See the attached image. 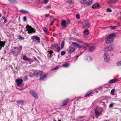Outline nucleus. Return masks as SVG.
<instances>
[{"mask_svg": "<svg viewBox=\"0 0 121 121\" xmlns=\"http://www.w3.org/2000/svg\"><path fill=\"white\" fill-rule=\"evenodd\" d=\"M30 92L31 95L35 98L37 99L38 98V96L35 91L31 90L30 91Z\"/></svg>", "mask_w": 121, "mask_h": 121, "instance_id": "1a4fd4ad", "label": "nucleus"}, {"mask_svg": "<svg viewBox=\"0 0 121 121\" xmlns=\"http://www.w3.org/2000/svg\"><path fill=\"white\" fill-rule=\"evenodd\" d=\"M19 11L20 12L24 13H29V12L28 11L23 9L20 10Z\"/></svg>", "mask_w": 121, "mask_h": 121, "instance_id": "bb28decb", "label": "nucleus"}, {"mask_svg": "<svg viewBox=\"0 0 121 121\" xmlns=\"http://www.w3.org/2000/svg\"><path fill=\"white\" fill-rule=\"evenodd\" d=\"M93 91H92V90H91L90 91L86 93V95L85 96V97H86L90 95L92 93Z\"/></svg>", "mask_w": 121, "mask_h": 121, "instance_id": "412c9836", "label": "nucleus"}, {"mask_svg": "<svg viewBox=\"0 0 121 121\" xmlns=\"http://www.w3.org/2000/svg\"><path fill=\"white\" fill-rule=\"evenodd\" d=\"M42 73V72L41 71H36L34 72V74L37 77L41 74Z\"/></svg>", "mask_w": 121, "mask_h": 121, "instance_id": "ddd939ff", "label": "nucleus"}, {"mask_svg": "<svg viewBox=\"0 0 121 121\" xmlns=\"http://www.w3.org/2000/svg\"><path fill=\"white\" fill-rule=\"evenodd\" d=\"M101 113L99 112L98 110H95V113L96 117L99 116Z\"/></svg>", "mask_w": 121, "mask_h": 121, "instance_id": "f3484780", "label": "nucleus"}, {"mask_svg": "<svg viewBox=\"0 0 121 121\" xmlns=\"http://www.w3.org/2000/svg\"><path fill=\"white\" fill-rule=\"evenodd\" d=\"M48 2V0H44V3L45 4H46Z\"/></svg>", "mask_w": 121, "mask_h": 121, "instance_id": "8fccbe9b", "label": "nucleus"}, {"mask_svg": "<svg viewBox=\"0 0 121 121\" xmlns=\"http://www.w3.org/2000/svg\"><path fill=\"white\" fill-rule=\"evenodd\" d=\"M59 46L58 43H56L55 44H53L51 46V49L55 50L56 48Z\"/></svg>", "mask_w": 121, "mask_h": 121, "instance_id": "dca6fc26", "label": "nucleus"}, {"mask_svg": "<svg viewBox=\"0 0 121 121\" xmlns=\"http://www.w3.org/2000/svg\"><path fill=\"white\" fill-rule=\"evenodd\" d=\"M53 17V16H50V18H52Z\"/></svg>", "mask_w": 121, "mask_h": 121, "instance_id": "052dcab7", "label": "nucleus"}, {"mask_svg": "<svg viewBox=\"0 0 121 121\" xmlns=\"http://www.w3.org/2000/svg\"><path fill=\"white\" fill-rule=\"evenodd\" d=\"M58 66L54 67L52 69V70H56L58 69Z\"/></svg>", "mask_w": 121, "mask_h": 121, "instance_id": "f704fd0d", "label": "nucleus"}, {"mask_svg": "<svg viewBox=\"0 0 121 121\" xmlns=\"http://www.w3.org/2000/svg\"><path fill=\"white\" fill-rule=\"evenodd\" d=\"M23 59L24 60L27 61L29 62L30 64H31V62H33V60L30 58L27 57L26 55H24L23 56Z\"/></svg>", "mask_w": 121, "mask_h": 121, "instance_id": "0eeeda50", "label": "nucleus"}, {"mask_svg": "<svg viewBox=\"0 0 121 121\" xmlns=\"http://www.w3.org/2000/svg\"><path fill=\"white\" fill-rule=\"evenodd\" d=\"M1 17V14L0 13V17Z\"/></svg>", "mask_w": 121, "mask_h": 121, "instance_id": "e2e57ef3", "label": "nucleus"}, {"mask_svg": "<svg viewBox=\"0 0 121 121\" xmlns=\"http://www.w3.org/2000/svg\"><path fill=\"white\" fill-rule=\"evenodd\" d=\"M69 64L68 63H67L66 64H64L62 65V66L63 67H67L69 65Z\"/></svg>", "mask_w": 121, "mask_h": 121, "instance_id": "c85d7f7f", "label": "nucleus"}, {"mask_svg": "<svg viewBox=\"0 0 121 121\" xmlns=\"http://www.w3.org/2000/svg\"><path fill=\"white\" fill-rule=\"evenodd\" d=\"M87 58L88 59H90L91 61H92V57L90 56L88 57H87Z\"/></svg>", "mask_w": 121, "mask_h": 121, "instance_id": "a18cd8bd", "label": "nucleus"}, {"mask_svg": "<svg viewBox=\"0 0 121 121\" xmlns=\"http://www.w3.org/2000/svg\"><path fill=\"white\" fill-rule=\"evenodd\" d=\"M114 49V47L111 45H110L106 47L104 50L105 52L109 51H111L113 50Z\"/></svg>", "mask_w": 121, "mask_h": 121, "instance_id": "20e7f679", "label": "nucleus"}, {"mask_svg": "<svg viewBox=\"0 0 121 121\" xmlns=\"http://www.w3.org/2000/svg\"><path fill=\"white\" fill-rule=\"evenodd\" d=\"M115 38V34L114 33H112L109 36L106 37L105 40V43H111L114 41V39Z\"/></svg>", "mask_w": 121, "mask_h": 121, "instance_id": "f257e3e1", "label": "nucleus"}, {"mask_svg": "<svg viewBox=\"0 0 121 121\" xmlns=\"http://www.w3.org/2000/svg\"><path fill=\"white\" fill-rule=\"evenodd\" d=\"M75 49V48L74 46H72L71 47L69 51V53L70 54H71L72 52H74Z\"/></svg>", "mask_w": 121, "mask_h": 121, "instance_id": "f8f14e48", "label": "nucleus"}, {"mask_svg": "<svg viewBox=\"0 0 121 121\" xmlns=\"http://www.w3.org/2000/svg\"><path fill=\"white\" fill-rule=\"evenodd\" d=\"M5 44V42H2L0 41V50L1 49L2 47H4Z\"/></svg>", "mask_w": 121, "mask_h": 121, "instance_id": "6ab92c4d", "label": "nucleus"}, {"mask_svg": "<svg viewBox=\"0 0 121 121\" xmlns=\"http://www.w3.org/2000/svg\"><path fill=\"white\" fill-rule=\"evenodd\" d=\"M108 27H110L111 29L113 30L115 29L116 28V26H111Z\"/></svg>", "mask_w": 121, "mask_h": 121, "instance_id": "72a5a7b5", "label": "nucleus"}, {"mask_svg": "<svg viewBox=\"0 0 121 121\" xmlns=\"http://www.w3.org/2000/svg\"><path fill=\"white\" fill-rule=\"evenodd\" d=\"M56 49H57V52H58L60 51V47H57Z\"/></svg>", "mask_w": 121, "mask_h": 121, "instance_id": "49530a36", "label": "nucleus"}, {"mask_svg": "<svg viewBox=\"0 0 121 121\" xmlns=\"http://www.w3.org/2000/svg\"><path fill=\"white\" fill-rule=\"evenodd\" d=\"M53 51L52 50L49 51H48V57L49 58L51 56L52 54L53 53Z\"/></svg>", "mask_w": 121, "mask_h": 121, "instance_id": "b1692460", "label": "nucleus"}, {"mask_svg": "<svg viewBox=\"0 0 121 121\" xmlns=\"http://www.w3.org/2000/svg\"><path fill=\"white\" fill-rule=\"evenodd\" d=\"M23 20L25 21H26L27 20V17L26 16H24L23 18Z\"/></svg>", "mask_w": 121, "mask_h": 121, "instance_id": "c03bdc74", "label": "nucleus"}, {"mask_svg": "<svg viewBox=\"0 0 121 121\" xmlns=\"http://www.w3.org/2000/svg\"><path fill=\"white\" fill-rule=\"evenodd\" d=\"M79 57V56H76V59L77 60Z\"/></svg>", "mask_w": 121, "mask_h": 121, "instance_id": "6e6d98bb", "label": "nucleus"}, {"mask_svg": "<svg viewBox=\"0 0 121 121\" xmlns=\"http://www.w3.org/2000/svg\"><path fill=\"white\" fill-rule=\"evenodd\" d=\"M17 104H20L21 105H23V102L22 100H20L17 101Z\"/></svg>", "mask_w": 121, "mask_h": 121, "instance_id": "cd10ccee", "label": "nucleus"}, {"mask_svg": "<svg viewBox=\"0 0 121 121\" xmlns=\"http://www.w3.org/2000/svg\"><path fill=\"white\" fill-rule=\"evenodd\" d=\"M65 43V41H63L61 45V49H62L63 48Z\"/></svg>", "mask_w": 121, "mask_h": 121, "instance_id": "7c9ffc66", "label": "nucleus"}, {"mask_svg": "<svg viewBox=\"0 0 121 121\" xmlns=\"http://www.w3.org/2000/svg\"><path fill=\"white\" fill-rule=\"evenodd\" d=\"M58 120L59 121H61V120L60 119H59Z\"/></svg>", "mask_w": 121, "mask_h": 121, "instance_id": "0e129e2a", "label": "nucleus"}, {"mask_svg": "<svg viewBox=\"0 0 121 121\" xmlns=\"http://www.w3.org/2000/svg\"><path fill=\"white\" fill-rule=\"evenodd\" d=\"M22 48V46H21L20 47H19V48L17 47H14V51H12V52L13 53H16L17 54H19L20 52V51Z\"/></svg>", "mask_w": 121, "mask_h": 121, "instance_id": "7ed1b4c3", "label": "nucleus"}, {"mask_svg": "<svg viewBox=\"0 0 121 121\" xmlns=\"http://www.w3.org/2000/svg\"><path fill=\"white\" fill-rule=\"evenodd\" d=\"M93 0H88V1L86 2L85 4L86 5H88L92 4L93 3Z\"/></svg>", "mask_w": 121, "mask_h": 121, "instance_id": "4be33fe9", "label": "nucleus"}, {"mask_svg": "<svg viewBox=\"0 0 121 121\" xmlns=\"http://www.w3.org/2000/svg\"><path fill=\"white\" fill-rule=\"evenodd\" d=\"M83 33L85 35H87L89 34V32L87 30H85L83 32Z\"/></svg>", "mask_w": 121, "mask_h": 121, "instance_id": "c756f323", "label": "nucleus"}, {"mask_svg": "<svg viewBox=\"0 0 121 121\" xmlns=\"http://www.w3.org/2000/svg\"><path fill=\"white\" fill-rule=\"evenodd\" d=\"M54 20L53 21H52L51 22V23H50V25L51 26H52L53 25V23H54Z\"/></svg>", "mask_w": 121, "mask_h": 121, "instance_id": "09e8293b", "label": "nucleus"}, {"mask_svg": "<svg viewBox=\"0 0 121 121\" xmlns=\"http://www.w3.org/2000/svg\"><path fill=\"white\" fill-rule=\"evenodd\" d=\"M72 44L73 45L74 47H77L79 48H81L82 47V45H79L77 43L74 42H72Z\"/></svg>", "mask_w": 121, "mask_h": 121, "instance_id": "9b49d317", "label": "nucleus"}, {"mask_svg": "<svg viewBox=\"0 0 121 121\" xmlns=\"http://www.w3.org/2000/svg\"><path fill=\"white\" fill-rule=\"evenodd\" d=\"M26 31L28 30V33H35V30L34 29L32 28L31 26H30L29 25L27 26L26 27Z\"/></svg>", "mask_w": 121, "mask_h": 121, "instance_id": "f03ea898", "label": "nucleus"}, {"mask_svg": "<svg viewBox=\"0 0 121 121\" xmlns=\"http://www.w3.org/2000/svg\"><path fill=\"white\" fill-rule=\"evenodd\" d=\"M46 8L47 9L50 8H51V6L50 5H48L46 6Z\"/></svg>", "mask_w": 121, "mask_h": 121, "instance_id": "5fc2aeb1", "label": "nucleus"}, {"mask_svg": "<svg viewBox=\"0 0 121 121\" xmlns=\"http://www.w3.org/2000/svg\"><path fill=\"white\" fill-rule=\"evenodd\" d=\"M99 4L98 3L94 4L92 6V8L95 9L98 8L99 7Z\"/></svg>", "mask_w": 121, "mask_h": 121, "instance_id": "a211bd4d", "label": "nucleus"}, {"mask_svg": "<svg viewBox=\"0 0 121 121\" xmlns=\"http://www.w3.org/2000/svg\"><path fill=\"white\" fill-rule=\"evenodd\" d=\"M34 57L35 60H37V59L35 57Z\"/></svg>", "mask_w": 121, "mask_h": 121, "instance_id": "13d9d810", "label": "nucleus"}, {"mask_svg": "<svg viewBox=\"0 0 121 121\" xmlns=\"http://www.w3.org/2000/svg\"><path fill=\"white\" fill-rule=\"evenodd\" d=\"M76 17L77 19H79L80 18V16L78 14H76Z\"/></svg>", "mask_w": 121, "mask_h": 121, "instance_id": "58836bf2", "label": "nucleus"}, {"mask_svg": "<svg viewBox=\"0 0 121 121\" xmlns=\"http://www.w3.org/2000/svg\"><path fill=\"white\" fill-rule=\"evenodd\" d=\"M103 28H107V27H103Z\"/></svg>", "mask_w": 121, "mask_h": 121, "instance_id": "69168bd1", "label": "nucleus"}, {"mask_svg": "<svg viewBox=\"0 0 121 121\" xmlns=\"http://www.w3.org/2000/svg\"><path fill=\"white\" fill-rule=\"evenodd\" d=\"M120 13H121V12H120Z\"/></svg>", "mask_w": 121, "mask_h": 121, "instance_id": "774afa93", "label": "nucleus"}, {"mask_svg": "<svg viewBox=\"0 0 121 121\" xmlns=\"http://www.w3.org/2000/svg\"><path fill=\"white\" fill-rule=\"evenodd\" d=\"M22 89H19V90H21Z\"/></svg>", "mask_w": 121, "mask_h": 121, "instance_id": "680f3d73", "label": "nucleus"}, {"mask_svg": "<svg viewBox=\"0 0 121 121\" xmlns=\"http://www.w3.org/2000/svg\"><path fill=\"white\" fill-rule=\"evenodd\" d=\"M66 53V52L65 51H63L61 52V55L62 56L64 55Z\"/></svg>", "mask_w": 121, "mask_h": 121, "instance_id": "e433bc0d", "label": "nucleus"}, {"mask_svg": "<svg viewBox=\"0 0 121 121\" xmlns=\"http://www.w3.org/2000/svg\"><path fill=\"white\" fill-rule=\"evenodd\" d=\"M2 17L3 18V19H4V20H5V19H5V17H4L3 16V17Z\"/></svg>", "mask_w": 121, "mask_h": 121, "instance_id": "4d7b16f0", "label": "nucleus"}, {"mask_svg": "<svg viewBox=\"0 0 121 121\" xmlns=\"http://www.w3.org/2000/svg\"><path fill=\"white\" fill-rule=\"evenodd\" d=\"M104 57L105 61L106 62H109L110 60V57L108 54L105 53L104 55Z\"/></svg>", "mask_w": 121, "mask_h": 121, "instance_id": "39448f33", "label": "nucleus"}, {"mask_svg": "<svg viewBox=\"0 0 121 121\" xmlns=\"http://www.w3.org/2000/svg\"><path fill=\"white\" fill-rule=\"evenodd\" d=\"M116 65L118 66H121V61L117 62L116 63Z\"/></svg>", "mask_w": 121, "mask_h": 121, "instance_id": "473e14b6", "label": "nucleus"}, {"mask_svg": "<svg viewBox=\"0 0 121 121\" xmlns=\"http://www.w3.org/2000/svg\"><path fill=\"white\" fill-rule=\"evenodd\" d=\"M113 106V104H110L109 107H112Z\"/></svg>", "mask_w": 121, "mask_h": 121, "instance_id": "864d4df0", "label": "nucleus"}, {"mask_svg": "<svg viewBox=\"0 0 121 121\" xmlns=\"http://www.w3.org/2000/svg\"><path fill=\"white\" fill-rule=\"evenodd\" d=\"M83 26L85 29H87L89 27L90 25L88 22L86 20L84 21L83 22Z\"/></svg>", "mask_w": 121, "mask_h": 121, "instance_id": "423d86ee", "label": "nucleus"}, {"mask_svg": "<svg viewBox=\"0 0 121 121\" xmlns=\"http://www.w3.org/2000/svg\"><path fill=\"white\" fill-rule=\"evenodd\" d=\"M10 4H15L17 3L16 0H7Z\"/></svg>", "mask_w": 121, "mask_h": 121, "instance_id": "aec40b11", "label": "nucleus"}, {"mask_svg": "<svg viewBox=\"0 0 121 121\" xmlns=\"http://www.w3.org/2000/svg\"><path fill=\"white\" fill-rule=\"evenodd\" d=\"M61 24L63 28H66L67 27L66 22L65 20H62L61 22Z\"/></svg>", "mask_w": 121, "mask_h": 121, "instance_id": "6e6552de", "label": "nucleus"}, {"mask_svg": "<svg viewBox=\"0 0 121 121\" xmlns=\"http://www.w3.org/2000/svg\"><path fill=\"white\" fill-rule=\"evenodd\" d=\"M43 30L45 31V32L46 33L48 31V30L47 28L45 27H44L43 28Z\"/></svg>", "mask_w": 121, "mask_h": 121, "instance_id": "4c0bfd02", "label": "nucleus"}, {"mask_svg": "<svg viewBox=\"0 0 121 121\" xmlns=\"http://www.w3.org/2000/svg\"><path fill=\"white\" fill-rule=\"evenodd\" d=\"M95 49V48L93 46H92L90 47L89 50L90 51L92 52L94 51Z\"/></svg>", "mask_w": 121, "mask_h": 121, "instance_id": "393cba45", "label": "nucleus"}, {"mask_svg": "<svg viewBox=\"0 0 121 121\" xmlns=\"http://www.w3.org/2000/svg\"><path fill=\"white\" fill-rule=\"evenodd\" d=\"M4 20V22H3V24L5 23L7 21V19H5V20Z\"/></svg>", "mask_w": 121, "mask_h": 121, "instance_id": "603ef678", "label": "nucleus"}, {"mask_svg": "<svg viewBox=\"0 0 121 121\" xmlns=\"http://www.w3.org/2000/svg\"><path fill=\"white\" fill-rule=\"evenodd\" d=\"M70 21L69 20V21H68L66 22V24L67 25V24H70Z\"/></svg>", "mask_w": 121, "mask_h": 121, "instance_id": "3c124183", "label": "nucleus"}, {"mask_svg": "<svg viewBox=\"0 0 121 121\" xmlns=\"http://www.w3.org/2000/svg\"><path fill=\"white\" fill-rule=\"evenodd\" d=\"M19 39H20L22 40L24 39V38H23L21 35H19Z\"/></svg>", "mask_w": 121, "mask_h": 121, "instance_id": "a19ab883", "label": "nucleus"}, {"mask_svg": "<svg viewBox=\"0 0 121 121\" xmlns=\"http://www.w3.org/2000/svg\"><path fill=\"white\" fill-rule=\"evenodd\" d=\"M47 75L45 74L41 75L40 77V78L41 79L45 80L46 79Z\"/></svg>", "mask_w": 121, "mask_h": 121, "instance_id": "4468645a", "label": "nucleus"}, {"mask_svg": "<svg viewBox=\"0 0 121 121\" xmlns=\"http://www.w3.org/2000/svg\"><path fill=\"white\" fill-rule=\"evenodd\" d=\"M118 1V0H109L108 1V3L109 4H114Z\"/></svg>", "mask_w": 121, "mask_h": 121, "instance_id": "2eb2a0df", "label": "nucleus"}, {"mask_svg": "<svg viewBox=\"0 0 121 121\" xmlns=\"http://www.w3.org/2000/svg\"><path fill=\"white\" fill-rule=\"evenodd\" d=\"M35 39L37 41H39V42H40V38L39 37L35 36Z\"/></svg>", "mask_w": 121, "mask_h": 121, "instance_id": "2f4dec72", "label": "nucleus"}, {"mask_svg": "<svg viewBox=\"0 0 121 121\" xmlns=\"http://www.w3.org/2000/svg\"><path fill=\"white\" fill-rule=\"evenodd\" d=\"M118 80V79H114L109 81V82L110 83H113L115 82Z\"/></svg>", "mask_w": 121, "mask_h": 121, "instance_id": "a878e982", "label": "nucleus"}, {"mask_svg": "<svg viewBox=\"0 0 121 121\" xmlns=\"http://www.w3.org/2000/svg\"><path fill=\"white\" fill-rule=\"evenodd\" d=\"M88 46V45L87 44L85 43L82 46V47H83L84 48H85L87 47Z\"/></svg>", "mask_w": 121, "mask_h": 121, "instance_id": "c9c22d12", "label": "nucleus"}, {"mask_svg": "<svg viewBox=\"0 0 121 121\" xmlns=\"http://www.w3.org/2000/svg\"><path fill=\"white\" fill-rule=\"evenodd\" d=\"M16 82L17 83V85L18 86H20L22 83L23 80L22 79H17L16 80Z\"/></svg>", "mask_w": 121, "mask_h": 121, "instance_id": "9d476101", "label": "nucleus"}, {"mask_svg": "<svg viewBox=\"0 0 121 121\" xmlns=\"http://www.w3.org/2000/svg\"><path fill=\"white\" fill-rule=\"evenodd\" d=\"M69 99H67L64 101L63 103L62 104V106H63L67 105L68 102L69 101Z\"/></svg>", "mask_w": 121, "mask_h": 121, "instance_id": "5701e85b", "label": "nucleus"}, {"mask_svg": "<svg viewBox=\"0 0 121 121\" xmlns=\"http://www.w3.org/2000/svg\"><path fill=\"white\" fill-rule=\"evenodd\" d=\"M35 36L34 35L32 36L31 37V39H32L33 40H34L35 39Z\"/></svg>", "mask_w": 121, "mask_h": 121, "instance_id": "de8ad7c7", "label": "nucleus"}, {"mask_svg": "<svg viewBox=\"0 0 121 121\" xmlns=\"http://www.w3.org/2000/svg\"><path fill=\"white\" fill-rule=\"evenodd\" d=\"M114 90L113 89H112L111 91V93L112 95H114Z\"/></svg>", "mask_w": 121, "mask_h": 121, "instance_id": "ea45409f", "label": "nucleus"}, {"mask_svg": "<svg viewBox=\"0 0 121 121\" xmlns=\"http://www.w3.org/2000/svg\"><path fill=\"white\" fill-rule=\"evenodd\" d=\"M81 3L82 4H83L82 3Z\"/></svg>", "mask_w": 121, "mask_h": 121, "instance_id": "338daca9", "label": "nucleus"}, {"mask_svg": "<svg viewBox=\"0 0 121 121\" xmlns=\"http://www.w3.org/2000/svg\"><path fill=\"white\" fill-rule=\"evenodd\" d=\"M72 3V1H70L69 3Z\"/></svg>", "mask_w": 121, "mask_h": 121, "instance_id": "bf43d9fd", "label": "nucleus"}, {"mask_svg": "<svg viewBox=\"0 0 121 121\" xmlns=\"http://www.w3.org/2000/svg\"><path fill=\"white\" fill-rule=\"evenodd\" d=\"M40 2V0H35V3L37 4H39Z\"/></svg>", "mask_w": 121, "mask_h": 121, "instance_id": "37998d69", "label": "nucleus"}, {"mask_svg": "<svg viewBox=\"0 0 121 121\" xmlns=\"http://www.w3.org/2000/svg\"><path fill=\"white\" fill-rule=\"evenodd\" d=\"M107 11L108 12H110L112 11V10L110 8H108L107 9Z\"/></svg>", "mask_w": 121, "mask_h": 121, "instance_id": "79ce46f5", "label": "nucleus"}]
</instances>
